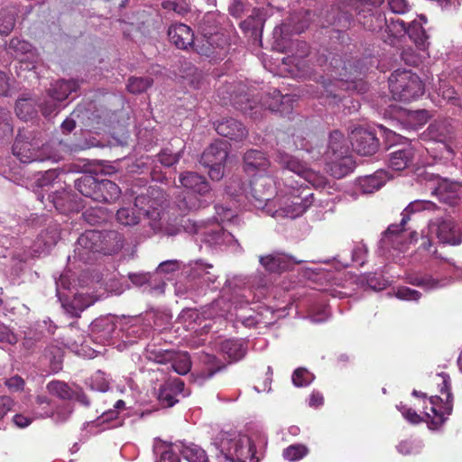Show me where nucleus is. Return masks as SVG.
Returning a JSON list of instances; mask_svg holds the SVG:
<instances>
[{
  "instance_id": "nucleus-1",
  "label": "nucleus",
  "mask_w": 462,
  "mask_h": 462,
  "mask_svg": "<svg viewBox=\"0 0 462 462\" xmlns=\"http://www.w3.org/2000/svg\"><path fill=\"white\" fill-rule=\"evenodd\" d=\"M261 189H273V181L269 177L255 178L250 184L249 200L257 208L276 219L295 218L303 214L314 201L313 193L298 180L285 183V188L273 199Z\"/></svg>"
},
{
  "instance_id": "nucleus-2",
  "label": "nucleus",
  "mask_w": 462,
  "mask_h": 462,
  "mask_svg": "<svg viewBox=\"0 0 462 462\" xmlns=\"http://www.w3.org/2000/svg\"><path fill=\"white\" fill-rule=\"evenodd\" d=\"M215 15L207 14L199 23L201 38L194 42V33L191 28L184 23L172 24L168 30V36L172 44L178 49L187 50L193 47L200 55L213 59L219 58L227 45V38L217 31L213 24Z\"/></svg>"
},
{
  "instance_id": "nucleus-3",
  "label": "nucleus",
  "mask_w": 462,
  "mask_h": 462,
  "mask_svg": "<svg viewBox=\"0 0 462 462\" xmlns=\"http://www.w3.org/2000/svg\"><path fill=\"white\" fill-rule=\"evenodd\" d=\"M439 375L442 377L440 392L447 393L446 402H444L440 397L435 395L425 401L423 405L424 421L428 424L429 429L432 430L440 429L453 410L449 377L445 374ZM396 408L401 411L402 416L412 424H418L423 420L414 410L402 403L398 404Z\"/></svg>"
},
{
  "instance_id": "nucleus-4",
  "label": "nucleus",
  "mask_w": 462,
  "mask_h": 462,
  "mask_svg": "<svg viewBox=\"0 0 462 462\" xmlns=\"http://www.w3.org/2000/svg\"><path fill=\"white\" fill-rule=\"evenodd\" d=\"M164 201V193L160 189L150 188L147 194H141L135 198L134 207L139 209V212L134 208H122L117 210L116 219L121 225L134 226L139 223L140 214H143L150 220L151 228L158 232L162 228Z\"/></svg>"
},
{
  "instance_id": "nucleus-5",
  "label": "nucleus",
  "mask_w": 462,
  "mask_h": 462,
  "mask_svg": "<svg viewBox=\"0 0 462 462\" xmlns=\"http://www.w3.org/2000/svg\"><path fill=\"white\" fill-rule=\"evenodd\" d=\"M124 245L120 235L115 231H109L103 236L96 230H89L82 234L79 238L74 250L75 257L88 263L93 261L96 253L113 254L119 251Z\"/></svg>"
},
{
  "instance_id": "nucleus-6",
  "label": "nucleus",
  "mask_w": 462,
  "mask_h": 462,
  "mask_svg": "<svg viewBox=\"0 0 462 462\" xmlns=\"http://www.w3.org/2000/svg\"><path fill=\"white\" fill-rule=\"evenodd\" d=\"M12 152L21 162L52 160L55 154L49 145L40 141L33 132H19L12 147Z\"/></svg>"
},
{
  "instance_id": "nucleus-7",
  "label": "nucleus",
  "mask_w": 462,
  "mask_h": 462,
  "mask_svg": "<svg viewBox=\"0 0 462 462\" xmlns=\"http://www.w3.org/2000/svg\"><path fill=\"white\" fill-rule=\"evenodd\" d=\"M389 88L393 98L402 102H411L424 93V85L420 79L407 69H397L392 73Z\"/></svg>"
},
{
  "instance_id": "nucleus-8",
  "label": "nucleus",
  "mask_w": 462,
  "mask_h": 462,
  "mask_svg": "<svg viewBox=\"0 0 462 462\" xmlns=\"http://www.w3.org/2000/svg\"><path fill=\"white\" fill-rule=\"evenodd\" d=\"M180 182L183 188L189 190L176 200V205L181 212L196 210L204 206L203 201L198 197L208 194L210 190L209 184L206 179L193 171H186L180 175Z\"/></svg>"
},
{
  "instance_id": "nucleus-9",
  "label": "nucleus",
  "mask_w": 462,
  "mask_h": 462,
  "mask_svg": "<svg viewBox=\"0 0 462 462\" xmlns=\"http://www.w3.org/2000/svg\"><path fill=\"white\" fill-rule=\"evenodd\" d=\"M291 102L292 97L289 95L282 96L279 90L273 89L272 92H268L264 97H262L259 103L254 100L246 99L245 103L239 105V109L256 119L258 114L260 115L263 108L276 111L282 115L288 114L292 109Z\"/></svg>"
},
{
  "instance_id": "nucleus-10",
  "label": "nucleus",
  "mask_w": 462,
  "mask_h": 462,
  "mask_svg": "<svg viewBox=\"0 0 462 462\" xmlns=\"http://www.w3.org/2000/svg\"><path fill=\"white\" fill-rule=\"evenodd\" d=\"M347 152L348 149L345 144L343 134L339 131L331 133L326 152V160L335 167L339 166L341 168L338 173L333 172L337 178H341L350 170L349 165L352 164V160L346 156Z\"/></svg>"
},
{
  "instance_id": "nucleus-11",
  "label": "nucleus",
  "mask_w": 462,
  "mask_h": 462,
  "mask_svg": "<svg viewBox=\"0 0 462 462\" xmlns=\"http://www.w3.org/2000/svg\"><path fill=\"white\" fill-rule=\"evenodd\" d=\"M227 158V143L216 141L202 153L199 162L208 168V175L213 180H219L224 176V163Z\"/></svg>"
},
{
  "instance_id": "nucleus-12",
  "label": "nucleus",
  "mask_w": 462,
  "mask_h": 462,
  "mask_svg": "<svg viewBox=\"0 0 462 462\" xmlns=\"http://www.w3.org/2000/svg\"><path fill=\"white\" fill-rule=\"evenodd\" d=\"M221 446L225 450L224 462H258L254 446L247 437L222 441Z\"/></svg>"
},
{
  "instance_id": "nucleus-13",
  "label": "nucleus",
  "mask_w": 462,
  "mask_h": 462,
  "mask_svg": "<svg viewBox=\"0 0 462 462\" xmlns=\"http://www.w3.org/2000/svg\"><path fill=\"white\" fill-rule=\"evenodd\" d=\"M275 160L282 167L294 172L314 187H323L326 184L324 176L309 169L303 162L285 152L278 151Z\"/></svg>"
},
{
  "instance_id": "nucleus-14",
  "label": "nucleus",
  "mask_w": 462,
  "mask_h": 462,
  "mask_svg": "<svg viewBox=\"0 0 462 462\" xmlns=\"http://www.w3.org/2000/svg\"><path fill=\"white\" fill-rule=\"evenodd\" d=\"M427 185L432 195L437 196L440 201L448 204H457L459 198L461 185L457 181H450L439 176L428 174Z\"/></svg>"
},
{
  "instance_id": "nucleus-15",
  "label": "nucleus",
  "mask_w": 462,
  "mask_h": 462,
  "mask_svg": "<svg viewBox=\"0 0 462 462\" xmlns=\"http://www.w3.org/2000/svg\"><path fill=\"white\" fill-rule=\"evenodd\" d=\"M353 149L360 155L370 156L374 154L379 148V141L375 134L365 128H355L350 135Z\"/></svg>"
},
{
  "instance_id": "nucleus-16",
  "label": "nucleus",
  "mask_w": 462,
  "mask_h": 462,
  "mask_svg": "<svg viewBox=\"0 0 462 462\" xmlns=\"http://www.w3.org/2000/svg\"><path fill=\"white\" fill-rule=\"evenodd\" d=\"M429 233L435 236L443 244L458 245L461 243L457 226L449 217L437 218L430 221Z\"/></svg>"
},
{
  "instance_id": "nucleus-17",
  "label": "nucleus",
  "mask_w": 462,
  "mask_h": 462,
  "mask_svg": "<svg viewBox=\"0 0 462 462\" xmlns=\"http://www.w3.org/2000/svg\"><path fill=\"white\" fill-rule=\"evenodd\" d=\"M416 239L417 234L415 232L410 233L408 237L407 234L404 232V226H402L401 222L400 225H391L387 228L381 238V244L385 248L392 247L395 250L402 251L407 244Z\"/></svg>"
},
{
  "instance_id": "nucleus-18",
  "label": "nucleus",
  "mask_w": 462,
  "mask_h": 462,
  "mask_svg": "<svg viewBox=\"0 0 462 462\" xmlns=\"http://www.w3.org/2000/svg\"><path fill=\"white\" fill-rule=\"evenodd\" d=\"M261 265L270 273H280L290 270L295 264L303 263V260H297L291 255L281 252H274L267 255L260 256Z\"/></svg>"
},
{
  "instance_id": "nucleus-19",
  "label": "nucleus",
  "mask_w": 462,
  "mask_h": 462,
  "mask_svg": "<svg viewBox=\"0 0 462 462\" xmlns=\"http://www.w3.org/2000/svg\"><path fill=\"white\" fill-rule=\"evenodd\" d=\"M189 393V390L185 391L184 383L179 378H174L168 380L160 386L158 400L163 406L171 407L178 402L177 397L179 395L186 397Z\"/></svg>"
},
{
  "instance_id": "nucleus-20",
  "label": "nucleus",
  "mask_w": 462,
  "mask_h": 462,
  "mask_svg": "<svg viewBox=\"0 0 462 462\" xmlns=\"http://www.w3.org/2000/svg\"><path fill=\"white\" fill-rule=\"evenodd\" d=\"M91 337L99 344H110L116 332V325L111 317L97 319L91 324Z\"/></svg>"
},
{
  "instance_id": "nucleus-21",
  "label": "nucleus",
  "mask_w": 462,
  "mask_h": 462,
  "mask_svg": "<svg viewBox=\"0 0 462 462\" xmlns=\"http://www.w3.org/2000/svg\"><path fill=\"white\" fill-rule=\"evenodd\" d=\"M407 281L413 286H418L425 291L439 290L449 285L452 282L449 277H434L430 273H413L407 277Z\"/></svg>"
},
{
  "instance_id": "nucleus-22",
  "label": "nucleus",
  "mask_w": 462,
  "mask_h": 462,
  "mask_svg": "<svg viewBox=\"0 0 462 462\" xmlns=\"http://www.w3.org/2000/svg\"><path fill=\"white\" fill-rule=\"evenodd\" d=\"M358 279L351 274H344L334 279V283L328 288L327 292L333 298L343 299L351 296L357 286Z\"/></svg>"
},
{
  "instance_id": "nucleus-23",
  "label": "nucleus",
  "mask_w": 462,
  "mask_h": 462,
  "mask_svg": "<svg viewBox=\"0 0 462 462\" xmlns=\"http://www.w3.org/2000/svg\"><path fill=\"white\" fill-rule=\"evenodd\" d=\"M216 131L222 136L236 141L243 140L247 134V130L243 124L234 118L218 122L216 125Z\"/></svg>"
},
{
  "instance_id": "nucleus-24",
  "label": "nucleus",
  "mask_w": 462,
  "mask_h": 462,
  "mask_svg": "<svg viewBox=\"0 0 462 462\" xmlns=\"http://www.w3.org/2000/svg\"><path fill=\"white\" fill-rule=\"evenodd\" d=\"M203 235L205 236V241L212 245H226L233 247L235 250L240 247L234 236L221 228L211 229Z\"/></svg>"
},
{
  "instance_id": "nucleus-25",
  "label": "nucleus",
  "mask_w": 462,
  "mask_h": 462,
  "mask_svg": "<svg viewBox=\"0 0 462 462\" xmlns=\"http://www.w3.org/2000/svg\"><path fill=\"white\" fill-rule=\"evenodd\" d=\"M386 180V173L378 171L373 175L361 177L357 180V186L364 194L373 193L381 189Z\"/></svg>"
},
{
  "instance_id": "nucleus-26",
  "label": "nucleus",
  "mask_w": 462,
  "mask_h": 462,
  "mask_svg": "<svg viewBox=\"0 0 462 462\" xmlns=\"http://www.w3.org/2000/svg\"><path fill=\"white\" fill-rule=\"evenodd\" d=\"M60 239V232L56 226H49L42 231L34 243V251L42 254L48 252Z\"/></svg>"
},
{
  "instance_id": "nucleus-27",
  "label": "nucleus",
  "mask_w": 462,
  "mask_h": 462,
  "mask_svg": "<svg viewBox=\"0 0 462 462\" xmlns=\"http://www.w3.org/2000/svg\"><path fill=\"white\" fill-rule=\"evenodd\" d=\"M413 157L414 151L410 146L396 150L390 153L389 166L394 171H402L410 165Z\"/></svg>"
},
{
  "instance_id": "nucleus-28",
  "label": "nucleus",
  "mask_w": 462,
  "mask_h": 462,
  "mask_svg": "<svg viewBox=\"0 0 462 462\" xmlns=\"http://www.w3.org/2000/svg\"><path fill=\"white\" fill-rule=\"evenodd\" d=\"M245 170L247 172L254 171H266L270 166L269 160L265 155L257 150L248 151L244 157Z\"/></svg>"
},
{
  "instance_id": "nucleus-29",
  "label": "nucleus",
  "mask_w": 462,
  "mask_h": 462,
  "mask_svg": "<svg viewBox=\"0 0 462 462\" xmlns=\"http://www.w3.org/2000/svg\"><path fill=\"white\" fill-rule=\"evenodd\" d=\"M121 195L120 188L109 180H99L96 201L114 202Z\"/></svg>"
},
{
  "instance_id": "nucleus-30",
  "label": "nucleus",
  "mask_w": 462,
  "mask_h": 462,
  "mask_svg": "<svg viewBox=\"0 0 462 462\" xmlns=\"http://www.w3.org/2000/svg\"><path fill=\"white\" fill-rule=\"evenodd\" d=\"M79 83L75 80H59L49 90L50 97L57 101L66 99L69 94L75 92Z\"/></svg>"
},
{
  "instance_id": "nucleus-31",
  "label": "nucleus",
  "mask_w": 462,
  "mask_h": 462,
  "mask_svg": "<svg viewBox=\"0 0 462 462\" xmlns=\"http://www.w3.org/2000/svg\"><path fill=\"white\" fill-rule=\"evenodd\" d=\"M175 448L189 462H208L206 452L195 444L180 442Z\"/></svg>"
},
{
  "instance_id": "nucleus-32",
  "label": "nucleus",
  "mask_w": 462,
  "mask_h": 462,
  "mask_svg": "<svg viewBox=\"0 0 462 462\" xmlns=\"http://www.w3.org/2000/svg\"><path fill=\"white\" fill-rule=\"evenodd\" d=\"M99 181L93 176L83 175L75 180V188L79 192L87 198H90L96 201L97 191Z\"/></svg>"
},
{
  "instance_id": "nucleus-33",
  "label": "nucleus",
  "mask_w": 462,
  "mask_h": 462,
  "mask_svg": "<svg viewBox=\"0 0 462 462\" xmlns=\"http://www.w3.org/2000/svg\"><path fill=\"white\" fill-rule=\"evenodd\" d=\"M37 101L34 98L26 97L16 101L15 112L19 118L27 121L37 115Z\"/></svg>"
},
{
  "instance_id": "nucleus-34",
  "label": "nucleus",
  "mask_w": 462,
  "mask_h": 462,
  "mask_svg": "<svg viewBox=\"0 0 462 462\" xmlns=\"http://www.w3.org/2000/svg\"><path fill=\"white\" fill-rule=\"evenodd\" d=\"M411 40L415 43L417 48L420 51H426L428 48V36L426 35L425 30L420 22L412 21L406 32Z\"/></svg>"
},
{
  "instance_id": "nucleus-35",
  "label": "nucleus",
  "mask_w": 462,
  "mask_h": 462,
  "mask_svg": "<svg viewBox=\"0 0 462 462\" xmlns=\"http://www.w3.org/2000/svg\"><path fill=\"white\" fill-rule=\"evenodd\" d=\"M437 209V205L430 200L417 199L411 201L402 213V226H405L410 219V215L420 211H434Z\"/></svg>"
},
{
  "instance_id": "nucleus-36",
  "label": "nucleus",
  "mask_w": 462,
  "mask_h": 462,
  "mask_svg": "<svg viewBox=\"0 0 462 462\" xmlns=\"http://www.w3.org/2000/svg\"><path fill=\"white\" fill-rule=\"evenodd\" d=\"M341 69L344 72H338L339 88L346 90L357 91L358 93H363L366 90V84L362 79H352L347 75V67L345 63Z\"/></svg>"
},
{
  "instance_id": "nucleus-37",
  "label": "nucleus",
  "mask_w": 462,
  "mask_h": 462,
  "mask_svg": "<svg viewBox=\"0 0 462 462\" xmlns=\"http://www.w3.org/2000/svg\"><path fill=\"white\" fill-rule=\"evenodd\" d=\"M72 412L73 407L69 404H66L57 408L56 411L48 409L42 412L35 411V418H52L55 422L62 423L69 418Z\"/></svg>"
},
{
  "instance_id": "nucleus-38",
  "label": "nucleus",
  "mask_w": 462,
  "mask_h": 462,
  "mask_svg": "<svg viewBox=\"0 0 462 462\" xmlns=\"http://www.w3.org/2000/svg\"><path fill=\"white\" fill-rule=\"evenodd\" d=\"M428 130L432 139L441 143L450 138L453 133L451 125L447 121L435 122Z\"/></svg>"
},
{
  "instance_id": "nucleus-39",
  "label": "nucleus",
  "mask_w": 462,
  "mask_h": 462,
  "mask_svg": "<svg viewBox=\"0 0 462 462\" xmlns=\"http://www.w3.org/2000/svg\"><path fill=\"white\" fill-rule=\"evenodd\" d=\"M361 23L368 31L380 32L385 28L386 16L383 12H374L364 16V21Z\"/></svg>"
},
{
  "instance_id": "nucleus-40",
  "label": "nucleus",
  "mask_w": 462,
  "mask_h": 462,
  "mask_svg": "<svg viewBox=\"0 0 462 462\" xmlns=\"http://www.w3.org/2000/svg\"><path fill=\"white\" fill-rule=\"evenodd\" d=\"M48 392L61 400H71L74 398L75 390L61 381H51L47 384Z\"/></svg>"
},
{
  "instance_id": "nucleus-41",
  "label": "nucleus",
  "mask_w": 462,
  "mask_h": 462,
  "mask_svg": "<svg viewBox=\"0 0 462 462\" xmlns=\"http://www.w3.org/2000/svg\"><path fill=\"white\" fill-rule=\"evenodd\" d=\"M145 356L148 360L158 363L167 364L174 357V351L165 350L154 346H148L145 350Z\"/></svg>"
},
{
  "instance_id": "nucleus-42",
  "label": "nucleus",
  "mask_w": 462,
  "mask_h": 462,
  "mask_svg": "<svg viewBox=\"0 0 462 462\" xmlns=\"http://www.w3.org/2000/svg\"><path fill=\"white\" fill-rule=\"evenodd\" d=\"M220 349L233 360H238L245 356V350L238 340L227 339L221 343Z\"/></svg>"
},
{
  "instance_id": "nucleus-43",
  "label": "nucleus",
  "mask_w": 462,
  "mask_h": 462,
  "mask_svg": "<svg viewBox=\"0 0 462 462\" xmlns=\"http://www.w3.org/2000/svg\"><path fill=\"white\" fill-rule=\"evenodd\" d=\"M172 369L179 374H186L191 368L189 356L186 352H175L174 357L171 359Z\"/></svg>"
},
{
  "instance_id": "nucleus-44",
  "label": "nucleus",
  "mask_w": 462,
  "mask_h": 462,
  "mask_svg": "<svg viewBox=\"0 0 462 462\" xmlns=\"http://www.w3.org/2000/svg\"><path fill=\"white\" fill-rule=\"evenodd\" d=\"M179 443L171 446H166L160 443L154 447V452L160 454V458L157 462H180V457L177 455L178 449L175 448Z\"/></svg>"
},
{
  "instance_id": "nucleus-45",
  "label": "nucleus",
  "mask_w": 462,
  "mask_h": 462,
  "mask_svg": "<svg viewBox=\"0 0 462 462\" xmlns=\"http://www.w3.org/2000/svg\"><path fill=\"white\" fill-rule=\"evenodd\" d=\"M15 9L6 8L3 9L0 12V34H8L10 33L15 23Z\"/></svg>"
},
{
  "instance_id": "nucleus-46",
  "label": "nucleus",
  "mask_w": 462,
  "mask_h": 462,
  "mask_svg": "<svg viewBox=\"0 0 462 462\" xmlns=\"http://www.w3.org/2000/svg\"><path fill=\"white\" fill-rule=\"evenodd\" d=\"M8 51L14 55L16 58H20L22 55H32V45L23 40L19 38H13L7 47Z\"/></svg>"
},
{
  "instance_id": "nucleus-47",
  "label": "nucleus",
  "mask_w": 462,
  "mask_h": 462,
  "mask_svg": "<svg viewBox=\"0 0 462 462\" xmlns=\"http://www.w3.org/2000/svg\"><path fill=\"white\" fill-rule=\"evenodd\" d=\"M152 84L150 77H132L128 79L127 89L133 94H140L148 89Z\"/></svg>"
},
{
  "instance_id": "nucleus-48",
  "label": "nucleus",
  "mask_w": 462,
  "mask_h": 462,
  "mask_svg": "<svg viewBox=\"0 0 462 462\" xmlns=\"http://www.w3.org/2000/svg\"><path fill=\"white\" fill-rule=\"evenodd\" d=\"M13 134V125L11 123L10 112L0 108V141Z\"/></svg>"
},
{
  "instance_id": "nucleus-49",
  "label": "nucleus",
  "mask_w": 462,
  "mask_h": 462,
  "mask_svg": "<svg viewBox=\"0 0 462 462\" xmlns=\"http://www.w3.org/2000/svg\"><path fill=\"white\" fill-rule=\"evenodd\" d=\"M212 267V264L205 263L202 260H198L194 263L192 272L194 275L203 277L208 282L214 283L217 277L208 271V269H211Z\"/></svg>"
},
{
  "instance_id": "nucleus-50",
  "label": "nucleus",
  "mask_w": 462,
  "mask_h": 462,
  "mask_svg": "<svg viewBox=\"0 0 462 462\" xmlns=\"http://www.w3.org/2000/svg\"><path fill=\"white\" fill-rule=\"evenodd\" d=\"M308 453L305 446L298 444L291 445L283 450L282 456L288 461H296L301 459Z\"/></svg>"
},
{
  "instance_id": "nucleus-51",
  "label": "nucleus",
  "mask_w": 462,
  "mask_h": 462,
  "mask_svg": "<svg viewBox=\"0 0 462 462\" xmlns=\"http://www.w3.org/2000/svg\"><path fill=\"white\" fill-rule=\"evenodd\" d=\"M314 380V375L304 368H298L292 374V383L297 387L308 386Z\"/></svg>"
},
{
  "instance_id": "nucleus-52",
  "label": "nucleus",
  "mask_w": 462,
  "mask_h": 462,
  "mask_svg": "<svg viewBox=\"0 0 462 462\" xmlns=\"http://www.w3.org/2000/svg\"><path fill=\"white\" fill-rule=\"evenodd\" d=\"M407 26L401 19H386L385 31L393 37H399L407 32Z\"/></svg>"
},
{
  "instance_id": "nucleus-53",
  "label": "nucleus",
  "mask_w": 462,
  "mask_h": 462,
  "mask_svg": "<svg viewBox=\"0 0 462 462\" xmlns=\"http://www.w3.org/2000/svg\"><path fill=\"white\" fill-rule=\"evenodd\" d=\"M59 173L56 170H49L41 173L35 180V187L39 189H45L50 187L58 179Z\"/></svg>"
},
{
  "instance_id": "nucleus-54",
  "label": "nucleus",
  "mask_w": 462,
  "mask_h": 462,
  "mask_svg": "<svg viewBox=\"0 0 462 462\" xmlns=\"http://www.w3.org/2000/svg\"><path fill=\"white\" fill-rule=\"evenodd\" d=\"M91 388L98 392H106L109 389V381L106 374L97 371L91 378Z\"/></svg>"
},
{
  "instance_id": "nucleus-55",
  "label": "nucleus",
  "mask_w": 462,
  "mask_h": 462,
  "mask_svg": "<svg viewBox=\"0 0 462 462\" xmlns=\"http://www.w3.org/2000/svg\"><path fill=\"white\" fill-rule=\"evenodd\" d=\"M438 94L444 99L453 104H457V95L453 87L449 86L446 81H440L438 88Z\"/></svg>"
},
{
  "instance_id": "nucleus-56",
  "label": "nucleus",
  "mask_w": 462,
  "mask_h": 462,
  "mask_svg": "<svg viewBox=\"0 0 462 462\" xmlns=\"http://www.w3.org/2000/svg\"><path fill=\"white\" fill-rule=\"evenodd\" d=\"M394 295L402 300H419L421 293L416 290L408 287H399L395 290Z\"/></svg>"
},
{
  "instance_id": "nucleus-57",
  "label": "nucleus",
  "mask_w": 462,
  "mask_h": 462,
  "mask_svg": "<svg viewBox=\"0 0 462 462\" xmlns=\"http://www.w3.org/2000/svg\"><path fill=\"white\" fill-rule=\"evenodd\" d=\"M158 158L162 165L170 167L179 162L180 152H172L170 149L166 148L159 153Z\"/></svg>"
},
{
  "instance_id": "nucleus-58",
  "label": "nucleus",
  "mask_w": 462,
  "mask_h": 462,
  "mask_svg": "<svg viewBox=\"0 0 462 462\" xmlns=\"http://www.w3.org/2000/svg\"><path fill=\"white\" fill-rule=\"evenodd\" d=\"M130 281L136 286H143L156 282L155 274L151 273H129Z\"/></svg>"
},
{
  "instance_id": "nucleus-59",
  "label": "nucleus",
  "mask_w": 462,
  "mask_h": 462,
  "mask_svg": "<svg viewBox=\"0 0 462 462\" xmlns=\"http://www.w3.org/2000/svg\"><path fill=\"white\" fill-rule=\"evenodd\" d=\"M45 356L50 359V362L53 365V369L58 370L60 368L62 362V351L60 347L51 346L45 353Z\"/></svg>"
},
{
  "instance_id": "nucleus-60",
  "label": "nucleus",
  "mask_w": 462,
  "mask_h": 462,
  "mask_svg": "<svg viewBox=\"0 0 462 462\" xmlns=\"http://www.w3.org/2000/svg\"><path fill=\"white\" fill-rule=\"evenodd\" d=\"M179 269L180 263L177 260H168L161 263L153 274H155V279L157 280L159 273H171L178 271Z\"/></svg>"
},
{
  "instance_id": "nucleus-61",
  "label": "nucleus",
  "mask_w": 462,
  "mask_h": 462,
  "mask_svg": "<svg viewBox=\"0 0 462 462\" xmlns=\"http://www.w3.org/2000/svg\"><path fill=\"white\" fill-rule=\"evenodd\" d=\"M17 341V336L8 327L0 324V343L14 345Z\"/></svg>"
},
{
  "instance_id": "nucleus-62",
  "label": "nucleus",
  "mask_w": 462,
  "mask_h": 462,
  "mask_svg": "<svg viewBox=\"0 0 462 462\" xmlns=\"http://www.w3.org/2000/svg\"><path fill=\"white\" fill-rule=\"evenodd\" d=\"M41 338H42L41 334L35 333V334L32 335L31 333H28L25 335V337L23 338V347L27 352L34 351L36 349Z\"/></svg>"
},
{
  "instance_id": "nucleus-63",
  "label": "nucleus",
  "mask_w": 462,
  "mask_h": 462,
  "mask_svg": "<svg viewBox=\"0 0 462 462\" xmlns=\"http://www.w3.org/2000/svg\"><path fill=\"white\" fill-rule=\"evenodd\" d=\"M53 206L56 209L63 211L66 210L65 201L69 199V195L66 191L57 192L53 195H49Z\"/></svg>"
},
{
  "instance_id": "nucleus-64",
  "label": "nucleus",
  "mask_w": 462,
  "mask_h": 462,
  "mask_svg": "<svg viewBox=\"0 0 462 462\" xmlns=\"http://www.w3.org/2000/svg\"><path fill=\"white\" fill-rule=\"evenodd\" d=\"M123 330L125 331L126 341L129 343L134 342V338H141L144 334L140 325H132Z\"/></svg>"
}]
</instances>
